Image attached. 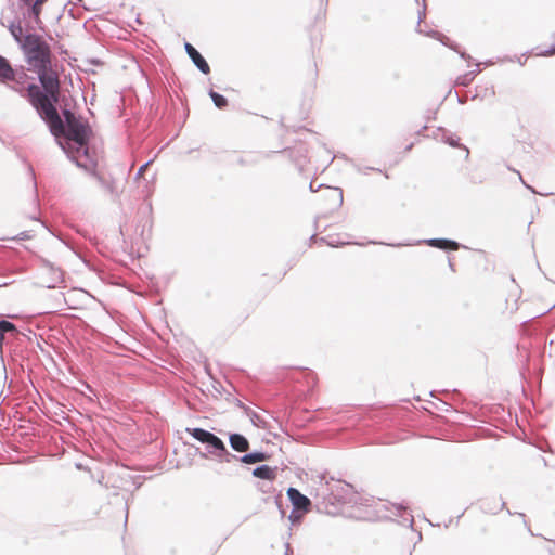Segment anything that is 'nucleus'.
Instances as JSON below:
<instances>
[{
    "label": "nucleus",
    "instance_id": "f257e3e1",
    "mask_svg": "<svg viewBox=\"0 0 555 555\" xmlns=\"http://www.w3.org/2000/svg\"><path fill=\"white\" fill-rule=\"evenodd\" d=\"M48 0H18L14 17L3 16L2 25L8 27L18 44L29 69H52V53L49 43L36 29H43L40 17Z\"/></svg>",
    "mask_w": 555,
    "mask_h": 555
},
{
    "label": "nucleus",
    "instance_id": "f03ea898",
    "mask_svg": "<svg viewBox=\"0 0 555 555\" xmlns=\"http://www.w3.org/2000/svg\"><path fill=\"white\" fill-rule=\"evenodd\" d=\"M39 80L43 86L46 93L40 91L36 85L26 87L33 106L39 113L40 117L50 127L51 133L55 138L66 137L68 141L79 145L78 153L88 142L89 128L82 124L70 111H64V121L59 116L54 104L59 101V78L56 72H39Z\"/></svg>",
    "mask_w": 555,
    "mask_h": 555
},
{
    "label": "nucleus",
    "instance_id": "7ed1b4c3",
    "mask_svg": "<svg viewBox=\"0 0 555 555\" xmlns=\"http://www.w3.org/2000/svg\"><path fill=\"white\" fill-rule=\"evenodd\" d=\"M286 494L295 509L308 512V508L311 506V500L301 494L298 489L289 487Z\"/></svg>",
    "mask_w": 555,
    "mask_h": 555
},
{
    "label": "nucleus",
    "instance_id": "20e7f679",
    "mask_svg": "<svg viewBox=\"0 0 555 555\" xmlns=\"http://www.w3.org/2000/svg\"><path fill=\"white\" fill-rule=\"evenodd\" d=\"M25 79H27L25 72H0V81L7 83L11 81L16 82V85H11L16 91L23 90Z\"/></svg>",
    "mask_w": 555,
    "mask_h": 555
},
{
    "label": "nucleus",
    "instance_id": "39448f33",
    "mask_svg": "<svg viewBox=\"0 0 555 555\" xmlns=\"http://www.w3.org/2000/svg\"><path fill=\"white\" fill-rule=\"evenodd\" d=\"M185 51L197 69H210L202 54L189 42L185 43Z\"/></svg>",
    "mask_w": 555,
    "mask_h": 555
},
{
    "label": "nucleus",
    "instance_id": "423d86ee",
    "mask_svg": "<svg viewBox=\"0 0 555 555\" xmlns=\"http://www.w3.org/2000/svg\"><path fill=\"white\" fill-rule=\"evenodd\" d=\"M423 4H422V9L418 11V31L420 33H423L429 37H433V38H436L438 39L439 41H441L443 44H446L444 40H448V38L438 33V31H435V30H429V31H426L424 29L421 28V23L422 21L426 17V4H425V0H422Z\"/></svg>",
    "mask_w": 555,
    "mask_h": 555
},
{
    "label": "nucleus",
    "instance_id": "0eeeda50",
    "mask_svg": "<svg viewBox=\"0 0 555 555\" xmlns=\"http://www.w3.org/2000/svg\"><path fill=\"white\" fill-rule=\"evenodd\" d=\"M231 447L240 453H245L249 450V442L246 437L238 434L230 436Z\"/></svg>",
    "mask_w": 555,
    "mask_h": 555
},
{
    "label": "nucleus",
    "instance_id": "6e6552de",
    "mask_svg": "<svg viewBox=\"0 0 555 555\" xmlns=\"http://www.w3.org/2000/svg\"><path fill=\"white\" fill-rule=\"evenodd\" d=\"M253 475L257 478L272 481L276 476V468H272L268 465H263L261 467H257L253 470Z\"/></svg>",
    "mask_w": 555,
    "mask_h": 555
},
{
    "label": "nucleus",
    "instance_id": "1a4fd4ad",
    "mask_svg": "<svg viewBox=\"0 0 555 555\" xmlns=\"http://www.w3.org/2000/svg\"><path fill=\"white\" fill-rule=\"evenodd\" d=\"M429 245L442 250H457L459 244L455 241L446 238H434L429 242Z\"/></svg>",
    "mask_w": 555,
    "mask_h": 555
},
{
    "label": "nucleus",
    "instance_id": "9d476101",
    "mask_svg": "<svg viewBox=\"0 0 555 555\" xmlns=\"http://www.w3.org/2000/svg\"><path fill=\"white\" fill-rule=\"evenodd\" d=\"M268 460L267 453H248L241 457V462L245 464H254Z\"/></svg>",
    "mask_w": 555,
    "mask_h": 555
},
{
    "label": "nucleus",
    "instance_id": "9b49d317",
    "mask_svg": "<svg viewBox=\"0 0 555 555\" xmlns=\"http://www.w3.org/2000/svg\"><path fill=\"white\" fill-rule=\"evenodd\" d=\"M188 433L191 435V437L193 439H196L203 443H206L208 438H210L214 435V434L208 433L202 428L188 429Z\"/></svg>",
    "mask_w": 555,
    "mask_h": 555
},
{
    "label": "nucleus",
    "instance_id": "f8f14e48",
    "mask_svg": "<svg viewBox=\"0 0 555 555\" xmlns=\"http://www.w3.org/2000/svg\"><path fill=\"white\" fill-rule=\"evenodd\" d=\"M206 444L210 446L211 448H214L217 451H220V452L225 451V447H224L222 440L215 435H212L211 437L208 438V440L206 441Z\"/></svg>",
    "mask_w": 555,
    "mask_h": 555
},
{
    "label": "nucleus",
    "instance_id": "ddd939ff",
    "mask_svg": "<svg viewBox=\"0 0 555 555\" xmlns=\"http://www.w3.org/2000/svg\"><path fill=\"white\" fill-rule=\"evenodd\" d=\"M210 96L215 103V105L219 108V109H222L227 106V100L224 99L223 95H221L220 93L218 92H215L214 90L210 91Z\"/></svg>",
    "mask_w": 555,
    "mask_h": 555
},
{
    "label": "nucleus",
    "instance_id": "4468645a",
    "mask_svg": "<svg viewBox=\"0 0 555 555\" xmlns=\"http://www.w3.org/2000/svg\"><path fill=\"white\" fill-rule=\"evenodd\" d=\"M7 332H16V326L8 321H0V340L3 339V335Z\"/></svg>",
    "mask_w": 555,
    "mask_h": 555
},
{
    "label": "nucleus",
    "instance_id": "2eb2a0df",
    "mask_svg": "<svg viewBox=\"0 0 555 555\" xmlns=\"http://www.w3.org/2000/svg\"><path fill=\"white\" fill-rule=\"evenodd\" d=\"M535 51H537L535 55H542V56L552 55L555 53V43L550 49L537 48Z\"/></svg>",
    "mask_w": 555,
    "mask_h": 555
},
{
    "label": "nucleus",
    "instance_id": "dca6fc26",
    "mask_svg": "<svg viewBox=\"0 0 555 555\" xmlns=\"http://www.w3.org/2000/svg\"><path fill=\"white\" fill-rule=\"evenodd\" d=\"M496 64H499V65H505V60H500L499 62H493V61L489 60V61H486V62H482V63H476L475 65H476L477 67H479L480 65H485V66H493V65H496Z\"/></svg>",
    "mask_w": 555,
    "mask_h": 555
},
{
    "label": "nucleus",
    "instance_id": "f3484780",
    "mask_svg": "<svg viewBox=\"0 0 555 555\" xmlns=\"http://www.w3.org/2000/svg\"><path fill=\"white\" fill-rule=\"evenodd\" d=\"M328 191L336 197L337 203L340 204L343 201L341 193L337 189H328Z\"/></svg>",
    "mask_w": 555,
    "mask_h": 555
},
{
    "label": "nucleus",
    "instance_id": "a211bd4d",
    "mask_svg": "<svg viewBox=\"0 0 555 555\" xmlns=\"http://www.w3.org/2000/svg\"><path fill=\"white\" fill-rule=\"evenodd\" d=\"M0 69H12L9 62L2 56H0Z\"/></svg>",
    "mask_w": 555,
    "mask_h": 555
},
{
    "label": "nucleus",
    "instance_id": "6ab92c4d",
    "mask_svg": "<svg viewBox=\"0 0 555 555\" xmlns=\"http://www.w3.org/2000/svg\"><path fill=\"white\" fill-rule=\"evenodd\" d=\"M506 61L512 63V64H514V65H518V66H524L525 65V63L521 62V57H517L516 60L508 59Z\"/></svg>",
    "mask_w": 555,
    "mask_h": 555
},
{
    "label": "nucleus",
    "instance_id": "aec40b11",
    "mask_svg": "<svg viewBox=\"0 0 555 555\" xmlns=\"http://www.w3.org/2000/svg\"><path fill=\"white\" fill-rule=\"evenodd\" d=\"M149 164H145L144 166H141L139 171H138V175L141 176L147 168Z\"/></svg>",
    "mask_w": 555,
    "mask_h": 555
},
{
    "label": "nucleus",
    "instance_id": "412c9836",
    "mask_svg": "<svg viewBox=\"0 0 555 555\" xmlns=\"http://www.w3.org/2000/svg\"><path fill=\"white\" fill-rule=\"evenodd\" d=\"M489 505H490V502H489V501H487V500H486V501H483V503H482V509H483V511L489 509Z\"/></svg>",
    "mask_w": 555,
    "mask_h": 555
},
{
    "label": "nucleus",
    "instance_id": "4be33fe9",
    "mask_svg": "<svg viewBox=\"0 0 555 555\" xmlns=\"http://www.w3.org/2000/svg\"><path fill=\"white\" fill-rule=\"evenodd\" d=\"M503 504L501 502H495V508L501 509Z\"/></svg>",
    "mask_w": 555,
    "mask_h": 555
},
{
    "label": "nucleus",
    "instance_id": "5701e85b",
    "mask_svg": "<svg viewBox=\"0 0 555 555\" xmlns=\"http://www.w3.org/2000/svg\"><path fill=\"white\" fill-rule=\"evenodd\" d=\"M92 64H94L96 66L101 65L98 61H92Z\"/></svg>",
    "mask_w": 555,
    "mask_h": 555
}]
</instances>
